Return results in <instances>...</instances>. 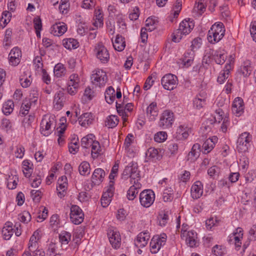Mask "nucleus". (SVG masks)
Wrapping results in <instances>:
<instances>
[{"label": "nucleus", "mask_w": 256, "mask_h": 256, "mask_svg": "<svg viewBox=\"0 0 256 256\" xmlns=\"http://www.w3.org/2000/svg\"><path fill=\"white\" fill-rule=\"evenodd\" d=\"M14 234L12 224L10 222L5 224L2 230V234L3 238L6 240H9Z\"/></svg>", "instance_id": "72a5a7b5"}, {"label": "nucleus", "mask_w": 256, "mask_h": 256, "mask_svg": "<svg viewBox=\"0 0 256 256\" xmlns=\"http://www.w3.org/2000/svg\"><path fill=\"white\" fill-rule=\"evenodd\" d=\"M123 177L124 178H130L131 180H139L140 173L137 166L132 165L128 166L124 169L123 174Z\"/></svg>", "instance_id": "aec40b11"}, {"label": "nucleus", "mask_w": 256, "mask_h": 256, "mask_svg": "<svg viewBox=\"0 0 256 256\" xmlns=\"http://www.w3.org/2000/svg\"><path fill=\"white\" fill-rule=\"evenodd\" d=\"M14 103L12 100H8L2 106V111L4 114L9 115L14 110Z\"/></svg>", "instance_id": "37998d69"}, {"label": "nucleus", "mask_w": 256, "mask_h": 256, "mask_svg": "<svg viewBox=\"0 0 256 256\" xmlns=\"http://www.w3.org/2000/svg\"><path fill=\"white\" fill-rule=\"evenodd\" d=\"M244 105L243 100L240 97L234 98L232 104V110L236 116H242L244 112Z\"/></svg>", "instance_id": "a211bd4d"}, {"label": "nucleus", "mask_w": 256, "mask_h": 256, "mask_svg": "<svg viewBox=\"0 0 256 256\" xmlns=\"http://www.w3.org/2000/svg\"><path fill=\"white\" fill-rule=\"evenodd\" d=\"M34 65L36 70L38 72H40L42 70H44L43 64L42 62V58L41 56H36L33 60Z\"/></svg>", "instance_id": "bf43d9fd"}, {"label": "nucleus", "mask_w": 256, "mask_h": 256, "mask_svg": "<svg viewBox=\"0 0 256 256\" xmlns=\"http://www.w3.org/2000/svg\"><path fill=\"white\" fill-rule=\"evenodd\" d=\"M218 138L216 136H213L206 140L202 144L203 152L208 154L210 152L218 142Z\"/></svg>", "instance_id": "7c9ffc66"}, {"label": "nucleus", "mask_w": 256, "mask_h": 256, "mask_svg": "<svg viewBox=\"0 0 256 256\" xmlns=\"http://www.w3.org/2000/svg\"><path fill=\"white\" fill-rule=\"evenodd\" d=\"M103 24V14L100 10H96L95 11V22H94V25L98 28L102 27Z\"/></svg>", "instance_id": "c03bdc74"}, {"label": "nucleus", "mask_w": 256, "mask_h": 256, "mask_svg": "<svg viewBox=\"0 0 256 256\" xmlns=\"http://www.w3.org/2000/svg\"><path fill=\"white\" fill-rule=\"evenodd\" d=\"M80 78L78 74H70L67 83L68 92L72 96L76 94L80 88Z\"/></svg>", "instance_id": "6e6552de"}, {"label": "nucleus", "mask_w": 256, "mask_h": 256, "mask_svg": "<svg viewBox=\"0 0 256 256\" xmlns=\"http://www.w3.org/2000/svg\"><path fill=\"white\" fill-rule=\"evenodd\" d=\"M146 156L152 160H160L162 157L158 149L154 148H149L146 153Z\"/></svg>", "instance_id": "4c0bfd02"}, {"label": "nucleus", "mask_w": 256, "mask_h": 256, "mask_svg": "<svg viewBox=\"0 0 256 256\" xmlns=\"http://www.w3.org/2000/svg\"><path fill=\"white\" fill-rule=\"evenodd\" d=\"M141 188V184L138 182V180L134 181V184L132 186L127 192L126 196L128 200H132L136 196L140 190Z\"/></svg>", "instance_id": "c85d7f7f"}, {"label": "nucleus", "mask_w": 256, "mask_h": 256, "mask_svg": "<svg viewBox=\"0 0 256 256\" xmlns=\"http://www.w3.org/2000/svg\"><path fill=\"white\" fill-rule=\"evenodd\" d=\"M194 53L192 52H186L182 58L183 64L186 68L190 66L194 61Z\"/></svg>", "instance_id": "a19ab883"}, {"label": "nucleus", "mask_w": 256, "mask_h": 256, "mask_svg": "<svg viewBox=\"0 0 256 256\" xmlns=\"http://www.w3.org/2000/svg\"><path fill=\"white\" fill-rule=\"evenodd\" d=\"M56 122L54 116H45L40 123V132L44 136H48L56 126Z\"/></svg>", "instance_id": "20e7f679"}, {"label": "nucleus", "mask_w": 256, "mask_h": 256, "mask_svg": "<svg viewBox=\"0 0 256 256\" xmlns=\"http://www.w3.org/2000/svg\"><path fill=\"white\" fill-rule=\"evenodd\" d=\"M108 236L112 246L118 248L121 244V236L119 232L115 229H110L108 232Z\"/></svg>", "instance_id": "dca6fc26"}, {"label": "nucleus", "mask_w": 256, "mask_h": 256, "mask_svg": "<svg viewBox=\"0 0 256 256\" xmlns=\"http://www.w3.org/2000/svg\"><path fill=\"white\" fill-rule=\"evenodd\" d=\"M156 22L152 18H148L146 21L145 26L149 32H152L156 28Z\"/></svg>", "instance_id": "e2e57ef3"}, {"label": "nucleus", "mask_w": 256, "mask_h": 256, "mask_svg": "<svg viewBox=\"0 0 256 256\" xmlns=\"http://www.w3.org/2000/svg\"><path fill=\"white\" fill-rule=\"evenodd\" d=\"M91 155L93 159L97 158L99 156L102 154V150L98 142L95 140L91 146Z\"/></svg>", "instance_id": "c9c22d12"}, {"label": "nucleus", "mask_w": 256, "mask_h": 256, "mask_svg": "<svg viewBox=\"0 0 256 256\" xmlns=\"http://www.w3.org/2000/svg\"><path fill=\"white\" fill-rule=\"evenodd\" d=\"M225 34V28L222 22H218L214 24L208 30L207 39L211 44L218 42L222 39Z\"/></svg>", "instance_id": "f03ea898"}, {"label": "nucleus", "mask_w": 256, "mask_h": 256, "mask_svg": "<svg viewBox=\"0 0 256 256\" xmlns=\"http://www.w3.org/2000/svg\"><path fill=\"white\" fill-rule=\"evenodd\" d=\"M18 219L22 222L28 223L31 220V215L28 211H24L18 216Z\"/></svg>", "instance_id": "338daca9"}, {"label": "nucleus", "mask_w": 256, "mask_h": 256, "mask_svg": "<svg viewBox=\"0 0 256 256\" xmlns=\"http://www.w3.org/2000/svg\"><path fill=\"white\" fill-rule=\"evenodd\" d=\"M212 252L216 256H222L225 254L226 250L222 246L216 245L212 248Z\"/></svg>", "instance_id": "774afa93"}, {"label": "nucleus", "mask_w": 256, "mask_h": 256, "mask_svg": "<svg viewBox=\"0 0 256 256\" xmlns=\"http://www.w3.org/2000/svg\"><path fill=\"white\" fill-rule=\"evenodd\" d=\"M248 158L244 156H242L239 161L240 168L244 172H246L248 167Z\"/></svg>", "instance_id": "052dcab7"}, {"label": "nucleus", "mask_w": 256, "mask_h": 256, "mask_svg": "<svg viewBox=\"0 0 256 256\" xmlns=\"http://www.w3.org/2000/svg\"><path fill=\"white\" fill-rule=\"evenodd\" d=\"M194 28V23L190 19L182 21L180 24L178 28L174 32L172 40L174 42H180L183 36L188 34Z\"/></svg>", "instance_id": "f257e3e1"}, {"label": "nucleus", "mask_w": 256, "mask_h": 256, "mask_svg": "<svg viewBox=\"0 0 256 256\" xmlns=\"http://www.w3.org/2000/svg\"><path fill=\"white\" fill-rule=\"evenodd\" d=\"M167 239L166 234L162 233L160 235L154 236L152 238L150 246L152 254H157L162 247L165 245Z\"/></svg>", "instance_id": "39448f33"}, {"label": "nucleus", "mask_w": 256, "mask_h": 256, "mask_svg": "<svg viewBox=\"0 0 256 256\" xmlns=\"http://www.w3.org/2000/svg\"><path fill=\"white\" fill-rule=\"evenodd\" d=\"M60 241L62 244L66 245L71 239V234L66 231H62L59 234Z\"/></svg>", "instance_id": "3c124183"}, {"label": "nucleus", "mask_w": 256, "mask_h": 256, "mask_svg": "<svg viewBox=\"0 0 256 256\" xmlns=\"http://www.w3.org/2000/svg\"><path fill=\"white\" fill-rule=\"evenodd\" d=\"M200 152V145L196 143L194 144L190 152L187 156L188 160L191 162H195L199 157Z\"/></svg>", "instance_id": "2f4dec72"}, {"label": "nucleus", "mask_w": 256, "mask_h": 256, "mask_svg": "<svg viewBox=\"0 0 256 256\" xmlns=\"http://www.w3.org/2000/svg\"><path fill=\"white\" fill-rule=\"evenodd\" d=\"M118 122L119 120L116 116H109L106 118L105 125L108 128H114L118 124Z\"/></svg>", "instance_id": "79ce46f5"}, {"label": "nucleus", "mask_w": 256, "mask_h": 256, "mask_svg": "<svg viewBox=\"0 0 256 256\" xmlns=\"http://www.w3.org/2000/svg\"><path fill=\"white\" fill-rule=\"evenodd\" d=\"M161 84L164 88L168 90H173L178 84L177 77L172 74H165L161 80Z\"/></svg>", "instance_id": "9d476101"}, {"label": "nucleus", "mask_w": 256, "mask_h": 256, "mask_svg": "<svg viewBox=\"0 0 256 256\" xmlns=\"http://www.w3.org/2000/svg\"><path fill=\"white\" fill-rule=\"evenodd\" d=\"M94 136L92 134H88L86 136L83 137L81 140V146L84 148H88L91 146L93 142L95 140H93Z\"/></svg>", "instance_id": "49530a36"}, {"label": "nucleus", "mask_w": 256, "mask_h": 256, "mask_svg": "<svg viewBox=\"0 0 256 256\" xmlns=\"http://www.w3.org/2000/svg\"><path fill=\"white\" fill-rule=\"evenodd\" d=\"M112 197L110 193L108 195V193L104 192L101 198L102 206L104 208L108 206L112 200Z\"/></svg>", "instance_id": "6e6d98bb"}, {"label": "nucleus", "mask_w": 256, "mask_h": 256, "mask_svg": "<svg viewBox=\"0 0 256 256\" xmlns=\"http://www.w3.org/2000/svg\"><path fill=\"white\" fill-rule=\"evenodd\" d=\"M22 58V52L18 46L14 47L11 50L8 54V62L12 66H18Z\"/></svg>", "instance_id": "f3484780"}, {"label": "nucleus", "mask_w": 256, "mask_h": 256, "mask_svg": "<svg viewBox=\"0 0 256 256\" xmlns=\"http://www.w3.org/2000/svg\"><path fill=\"white\" fill-rule=\"evenodd\" d=\"M252 136L249 133L244 132L240 135L237 140V149L240 152H245L248 150L252 141Z\"/></svg>", "instance_id": "0eeeda50"}, {"label": "nucleus", "mask_w": 256, "mask_h": 256, "mask_svg": "<svg viewBox=\"0 0 256 256\" xmlns=\"http://www.w3.org/2000/svg\"><path fill=\"white\" fill-rule=\"evenodd\" d=\"M158 108L155 102H152L146 108V115L150 121H154L158 116Z\"/></svg>", "instance_id": "b1692460"}, {"label": "nucleus", "mask_w": 256, "mask_h": 256, "mask_svg": "<svg viewBox=\"0 0 256 256\" xmlns=\"http://www.w3.org/2000/svg\"><path fill=\"white\" fill-rule=\"evenodd\" d=\"M67 30L66 25L63 22L56 23L50 28V33L54 36H60Z\"/></svg>", "instance_id": "c756f323"}, {"label": "nucleus", "mask_w": 256, "mask_h": 256, "mask_svg": "<svg viewBox=\"0 0 256 256\" xmlns=\"http://www.w3.org/2000/svg\"><path fill=\"white\" fill-rule=\"evenodd\" d=\"M225 118H228L226 114H225L221 108H218L216 110V114L214 116L216 122H220L224 120Z\"/></svg>", "instance_id": "4d7b16f0"}, {"label": "nucleus", "mask_w": 256, "mask_h": 256, "mask_svg": "<svg viewBox=\"0 0 256 256\" xmlns=\"http://www.w3.org/2000/svg\"><path fill=\"white\" fill-rule=\"evenodd\" d=\"M12 30L10 28H8L5 32L4 38V45L6 46H9L12 42Z\"/></svg>", "instance_id": "13d9d810"}, {"label": "nucleus", "mask_w": 256, "mask_h": 256, "mask_svg": "<svg viewBox=\"0 0 256 256\" xmlns=\"http://www.w3.org/2000/svg\"><path fill=\"white\" fill-rule=\"evenodd\" d=\"M172 190L171 188L166 189L163 192L162 198L164 202L170 201L172 198Z\"/></svg>", "instance_id": "69168bd1"}, {"label": "nucleus", "mask_w": 256, "mask_h": 256, "mask_svg": "<svg viewBox=\"0 0 256 256\" xmlns=\"http://www.w3.org/2000/svg\"><path fill=\"white\" fill-rule=\"evenodd\" d=\"M174 120L173 112L169 110H165L160 116L158 126L162 129H168L172 126Z\"/></svg>", "instance_id": "423d86ee"}, {"label": "nucleus", "mask_w": 256, "mask_h": 256, "mask_svg": "<svg viewBox=\"0 0 256 256\" xmlns=\"http://www.w3.org/2000/svg\"><path fill=\"white\" fill-rule=\"evenodd\" d=\"M194 10L200 14H202L206 10V6L202 0H196Z\"/></svg>", "instance_id": "864d4df0"}, {"label": "nucleus", "mask_w": 256, "mask_h": 256, "mask_svg": "<svg viewBox=\"0 0 256 256\" xmlns=\"http://www.w3.org/2000/svg\"><path fill=\"white\" fill-rule=\"evenodd\" d=\"M84 219V214L82 209L76 205H73L70 208V220L74 224H81Z\"/></svg>", "instance_id": "9b49d317"}, {"label": "nucleus", "mask_w": 256, "mask_h": 256, "mask_svg": "<svg viewBox=\"0 0 256 256\" xmlns=\"http://www.w3.org/2000/svg\"><path fill=\"white\" fill-rule=\"evenodd\" d=\"M159 224L160 226H164L168 223V212H162L158 215V217Z\"/></svg>", "instance_id": "680f3d73"}, {"label": "nucleus", "mask_w": 256, "mask_h": 256, "mask_svg": "<svg viewBox=\"0 0 256 256\" xmlns=\"http://www.w3.org/2000/svg\"><path fill=\"white\" fill-rule=\"evenodd\" d=\"M66 100L65 95L63 91L57 92L54 96V106L56 110H61L64 106Z\"/></svg>", "instance_id": "bb28decb"}, {"label": "nucleus", "mask_w": 256, "mask_h": 256, "mask_svg": "<svg viewBox=\"0 0 256 256\" xmlns=\"http://www.w3.org/2000/svg\"><path fill=\"white\" fill-rule=\"evenodd\" d=\"M90 80L92 84L96 87H104L108 81L106 73L103 70L96 69L92 71Z\"/></svg>", "instance_id": "7ed1b4c3"}, {"label": "nucleus", "mask_w": 256, "mask_h": 256, "mask_svg": "<svg viewBox=\"0 0 256 256\" xmlns=\"http://www.w3.org/2000/svg\"><path fill=\"white\" fill-rule=\"evenodd\" d=\"M80 174L82 176H88L90 174V164L86 162H82L78 167Z\"/></svg>", "instance_id": "a18cd8bd"}, {"label": "nucleus", "mask_w": 256, "mask_h": 256, "mask_svg": "<svg viewBox=\"0 0 256 256\" xmlns=\"http://www.w3.org/2000/svg\"><path fill=\"white\" fill-rule=\"evenodd\" d=\"M68 186V179L66 176H62L59 178L57 182L56 190L58 196L60 198H62L66 195Z\"/></svg>", "instance_id": "412c9836"}, {"label": "nucleus", "mask_w": 256, "mask_h": 256, "mask_svg": "<svg viewBox=\"0 0 256 256\" xmlns=\"http://www.w3.org/2000/svg\"><path fill=\"white\" fill-rule=\"evenodd\" d=\"M92 116L90 113L86 112L83 114L78 119L79 124L84 127H86L91 124L92 122Z\"/></svg>", "instance_id": "e433bc0d"}, {"label": "nucleus", "mask_w": 256, "mask_h": 256, "mask_svg": "<svg viewBox=\"0 0 256 256\" xmlns=\"http://www.w3.org/2000/svg\"><path fill=\"white\" fill-rule=\"evenodd\" d=\"M252 70V68L251 66V62L249 60L244 61L240 68V72L244 76H248L250 74Z\"/></svg>", "instance_id": "58836bf2"}, {"label": "nucleus", "mask_w": 256, "mask_h": 256, "mask_svg": "<svg viewBox=\"0 0 256 256\" xmlns=\"http://www.w3.org/2000/svg\"><path fill=\"white\" fill-rule=\"evenodd\" d=\"M207 94L202 91L198 94L193 100L194 106L200 110L206 104Z\"/></svg>", "instance_id": "4be33fe9"}, {"label": "nucleus", "mask_w": 256, "mask_h": 256, "mask_svg": "<svg viewBox=\"0 0 256 256\" xmlns=\"http://www.w3.org/2000/svg\"><path fill=\"white\" fill-rule=\"evenodd\" d=\"M38 240L39 233L37 231L34 232L32 236L30 238L28 244V250H26L24 252H29L30 254V252H34V250L40 249L38 242Z\"/></svg>", "instance_id": "cd10ccee"}, {"label": "nucleus", "mask_w": 256, "mask_h": 256, "mask_svg": "<svg viewBox=\"0 0 256 256\" xmlns=\"http://www.w3.org/2000/svg\"><path fill=\"white\" fill-rule=\"evenodd\" d=\"M219 220L216 218H210L206 221V226L208 230H211L212 228L218 224Z\"/></svg>", "instance_id": "0e129e2a"}, {"label": "nucleus", "mask_w": 256, "mask_h": 256, "mask_svg": "<svg viewBox=\"0 0 256 256\" xmlns=\"http://www.w3.org/2000/svg\"><path fill=\"white\" fill-rule=\"evenodd\" d=\"M133 106L132 103H128L124 106L123 103L116 102L117 112L124 122L127 120V118L129 116V114L132 110Z\"/></svg>", "instance_id": "4468645a"}, {"label": "nucleus", "mask_w": 256, "mask_h": 256, "mask_svg": "<svg viewBox=\"0 0 256 256\" xmlns=\"http://www.w3.org/2000/svg\"><path fill=\"white\" fill-rule=\"evenodd\" d=\"M104 176L105 172L102 169L100 168H96L94 170L92 176V182L95 184H99L102 182Z\"/></svg>", "instance_id": "473e14b6"}, {"label": "nucleus", "mask_w": 256, "mask_h": 256, "mask_svg": "<svg viewBox=\"0 0 256 256\" xmlns=\"http://www.w3.org/2000/svg\"><path fill=\"white\" fill-rule=\"evenodd\" d=\"M112 44L114 48L118 52L122 51L126 46L124 38L119 34L116 35Z\"/></svg>", "instance_id": "f704fd0d"}, {"label": "nucleus", "mask_w": 256, "mask_h": 256, "mask_svg": "<svg viewBox=\"0 0 256 256\" xmlns=\"http://www.w3.org/2000/svg\"><path fill=\"white\" fill-rule=\"evenodd\" d=\"M168 138V134L166 132L160 131L156 132L154 136V140L158 143L165 142Z\"/></svg>", "instance_id": "09e8293b"}, {"label": "nucleus", "mask_w": 256, "mask_h": 256, "mask_svg": "<svg viewBox=\"0 0 256 256\" xmlns=\"http://www.w3.org/2000/svg\"><path fill=\"white\" fill-rule=\"evenodd\" d=\"M181 238L184 240L186 244L192 248L195 247L197 244V234L192 230L188 232L184 231L180 234Z\"/></svg>", "instance_id": "ddd939ff"}, {"label": "nucleus", "mask_w": 256, "mask_h": 256, "mask_svg": "<svg viewBox=\"0 0 256 256\" xmlns=\"http://www.w3.org/2000/svg\"><path fill=\"white\" fill-rule=\"evenodd\" d=\"M32 104H34L30 100H25L22 104L21 106V112L23 115H26Z\"/></svg>", "instance_id": "5fc2aeb1"}, {"label": "nucleus", "mask_w": 256, "mask_h": 256, "mask_svg": "<svg viewBox=\"0 0 256 256\" xmlns=\"http://www.w3.org/2000/svg\"><path fill=\"white\" fill-rule=\"evenodd\" d=\"M62 44L66 49H76L79 46L77 40L73 38H66L62 40Z\"/></svg>", "instance_id": "ea45409f"}, {"label": "nucleus", "mask_w": 256, "mask_h": 256, "mask_svg": "<svg viewBox=\"0 0 256 256\" xmlns=\"http://www.w3.org/2000/svg\"><path fill=\"white\" fill-rule=\"evenodd\" d=\"M150 238V235L148 231L140 232L134 241L135 245L138 248H144L148 244Z\"/></svg>", "instance_id": "a878e982"}, {"label": "nucleus", "mask_w": 256, "mask_h": 256, "mask_svg": "<svg viewBox=\"0 0 256 256\" xmlns=\"http://www.w3.org/2000/svg\"><path fill=\"white\" fill-rule=\"evenodd\" d=\"M192 127L188 124H180L177 130L176 134L182 140H186L189 136L192 133Z\"/></svg>", "instance_id": "6ab92c4d"}, {"label": "nucleus", "mask_w": 256, "mask_h": 256, "mask_svg": "<svg viewBox=\"0 0 256 256\" xmlns=\"http://www.w3.org/2000/svg\"><path fill=\"white\" fill-rule=\"evenodd\" d=\"M94 52L96 58L102 62L106 63L110 58V54L108 50L102 44H98L94 48Z\"/></svg>", "instance_id": "2eb2a0df"}, {"label": "nucleus", "mask_w": 256, "mask_h": 256, "mask_svg": "<svg viewBox=\"0 0 256 256\" xmlns=\"http://www.w3.org/2000/svg\"><path fill=\"white\" fill-rule=\"evenodd\" d=\"M140 202L144 208H149L154 203L155 200V194L154 192L150 190H146L142 192L140 194Z\"/></svg>", "instance_id": "1a4fd4ad"}, {"label": "nucleus", "mask_w": 256, "mask_h": 256, "mask_svg": "<svg viewBox=\"0 0 256 256\" xmlns=\"http://www.w3.org/2000/svg\"><path fill=\"white\" fill-rule=\"evenodd\" d=\"M230 72V70L224 68L220 72L217 78V82L220 84H224L225 80L228 78Z\"/></svg>", "instance_id": "de8ad7c7"}, {"label": "nucleus", "mask_w": 256, "mask_h": 256, "mask_svg": "<svg viewBox=\"0 0 256 256\" xmlns=\"http://www.w3.org/2000/svg\"><path fill=\"white\" fill-rule=\"evenodd\" d=\"M204 192L203 184L200 181H196L192 185L190 189L191 196L193 199L199 198Z\"/></svg>", "instance_id": "5701e85b"}, {"label": "nucleus", "mask_w": 256, "mask_h": 256, "mask_svg": "<svg viewBox=\"0 0 256 256\" xmlns=\"http://www.w3.org/2000/svg\"><path fill=\"white\" fill-rule=\"evenodd\" d=\"M212 54L215 61L218 64H222L227 58L226 52L222 48H218L216 50H212Z\"/></svg>", "instance_id": "393cba45"}, {"label": "nucleus", "mask_w": 256, "mask_h": 256, "mask_svg": "<svg viewBox=\"0 0 256 256\" xmlns=\"http://www.w3.org/2000/svg\"><path fill=\"white\" fill-rule=\"evenodd\" d=\"M54 72L56 77L60 78L65 74L66 68L64 64H58L54 67Z\"/></svg>", "instance_id": "603ef678"}, {"label": "nucleus", "mask_w": 256, "mask_h": 256, "mask_svg": "<svg viewBox=\"0 0 256 256\" xmlns=\"http://www.w3.org/2000/svg\"><path fill=\"white\" fill-rule=\"evenodd\" d=\"M32 164L28 160H24L22 162V171L24 176L29 178L32 172Z\"/></svg>", "instance_id": "8fccbe9b"}, {"label": "nucleus", "mask_w": 256, "mask_h": 256, "mask_svg": "<svg viewBox=\"0 0 256 256\" xmlns=\"http://www.w3.org/2000/svg\"><path fill=\"white\" fill-rule=\"evenodd\" d=\"M243 236V230L241 228H238L228 238L230 244H234L237 250L241 246L242 240Z\"/></svg>", "instance_id": "f8f14e48"}]
</instances>
